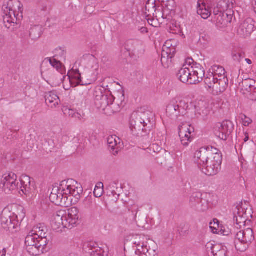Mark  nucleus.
I'll return each instance as SVG.
<instances>
[{
	"instance_id": "28",
	"label": "nucleus",
	"mask_w": 256,
	"mask_h": 256,
	"mask_svg": "<svg viewBox=\"0 0 256 256\" xmlns=\"http://www.w3.org/2000/svg\"><path fill=\"white\" fill-rule=\"evenodd\" d=\"M120 138L116 135L110 136L107 138L108 148L114 155L117 154L119 150V148L118 146V144H120Z\"/></svg>"
},
{
	"instance_id": "35",
	"label": "nucleus",
	"mask_w": 256,
	"mask_h": 256,
	"mask_svg": "<svg viewBox=\"0 0 256 256\" xmlns=\"http://www.w3.org/2000/svg\"><path fill=\"white\" fill-rule=\"evenodd\" d=\"M70 191L68 192V195L70 194L75 198L76 200H79L80 198V194H82L83 188L80 184H78L76 182V184H73V186H72Z\"/></svg>"
},
{
	"instance_id": "43",
	"label": "nucleus",
	"mask_w": 256,
	"mask_h": 256,
	"mask_svg": "<svg viewBox=\"0 0 256 256\" xmlns=\"http://www.w3.org/2000/svg\"><path fill=\"white\" fill-rule=\"evenodd\" d=\"M42 28L38 26H34L30 28V36L32 40H36L41 36Z\"/></svg>"
},
{
	"instance_id": "13",
	"label": "nucleus",
	"mask_w": 256,
	"mask_h": 256,
	"mask_svg": "<svg viewBox=\"0 0 256 256\" xmlns=\"http://www.w3.org/2000/svg\"><path fill=\"white\" fill-rule=\"evenodd\" d=\"M66 218L65 225L68 226V229L71 230L81 222L79 210L76 207H72L68 210V214L65 216Z\"/></svg>"
},
{
	"instance_id": "36",
	"label": "nucleus",
	"mask_w": 256,
	"mask_h": 256,
	"mask_svg": "<svg viewBox=\"0 0 256 256\" xmlns=\"http://www.w3.org/2000/svg\"><path fill=\"white\" fill-rule=\"evenodd\" d=\"M197 12L204 19L208 18L211 14L210 10L205 4H202V6L198 4Z\"/></svg>"
},
{
	"instance_id": "63",
	"label": "nucleus",
	"mask_w": 256,
	"mask_h": 256,
	"mask_svg": "<svg viewBox=\"0 0 256 256\" xmlns=\"http://www.w3.org/2000/svg\"><path fill=\"white\" fill-rule=\"evenodd\" d=\"M220 232L224 236H228L230 232L228 230H222V229H221Z\"/></svg>"
},
{
	"instance_id": "64",
	"label": "nucleus",
	"mask_w": 256,
	"mask_h": 256,
	"mask_svg": "<svg viewBox=\"0 0 256 256\" xmlns=\"http://www.w3.org/2000/svg\"><path fill=\"white\" fill-rule=\"evenodd\" d=\"M254 10L256 14V0H254V2L252 3Z\"/></svg>"
},
{
	"instance_id": "39",
	"label": "nucleus",
	"mask_w": 256,
	"mask_h": 256,
	"mask_svg": "<svg viewBox=\"0 0 256 256\" xmlns=\"http://www.w3.org/2000/svg\"><path fill=\"white\" fill-rule=\"evenodd\" d=\"M212 70L214 74L218 78H222L226 76L224 68L220 66L214 65L212 66Z\"/></svg>"
},
{
	"instance_id": "3",
	"label": "nucleus",
	"mask_w": 256,
	"mask_h": 256,
	"mask_svg": "<svg viewBox=\"0 0 256 256\" xmlns=\"http://www.w3.org/2000/svg\"><path fill=\"white\" fill-rule=\"evenodd\" d=\"M48 240L39 239L29 234L26 238L25 244L27 252L32 256H36L46 252L49 249Z\"/></svg>"
},
{
	"instance_id": "11",
	"label": "nucleus",
	"mask_w": 256,
	"mask_h": 256,
	"mask_svg": "<svg viewBox=\"0 0 256 256\" xmlns=\"http://www.w3.org/2000/svg\"><path fill=\"white\" fill-rule=\"evenodd\" d=\"M234 130V125L230 120H225L222 123L216 124L214 134L220 140H226Z\"/></svg>"
},
{
	"instance_id": "10",
	"label": "nucleus",
	"mask_w": 256,
	"mask_h": 256,
	"mask_svg": "<svg viewBox=\"0 0 256 256\" xmlns=\"http://www.w3.org/2000/svg\"><path fill=\"white\" fill-rule=\"evenodd\" d=\"M1 224L2 228L12 233L17 232L20 230V223L18 216L14 213L10 216L1 215Z\"/></svg>"
},
{
	"instance_id": "19",
	"label": "nucleus",
	"mask_w": 256,
	"mask_h": 256,
	"mask_svg": "<svg viewBox=\"0 0 256 256\" xmlns=\"http://www.w3.org/2000/svg\"><path fill=\"white\" fill-rule=\"evenodd\" d=\"M130 128L132 134L137 136H144L148 134V126L142 123H138L136 119L132 118V116L130 120Z\"/></svg>"
},
{
	"instance_id": "55",
	"label": "nucleus",
	"mask_w": 256,
	"mask_h": 256,
	"mask_svg": "<svg viewBox=\"0 0 256 256\" xmlns=\"http://www.w3.org/2000/svg\"><path fill=\"white\" fill-rule=\"evenodd\" d=\"M103 189L100 188V186H96L94 192V194L95 197L100 198L102 194Z\"/></svg>"
},
{
	"instance_id": "4",
	"label": "nucleus",
	"mask_w": 256,
	"mask_h": 256,
	"mask_svg": "<svg viewBox=\"0 0 256 256\" xmlns=\"http://www.w3.org/2000/svg\"><path fill=\"white\" fill-rule=\"evenodd\" d=\"M222 162V154L218 150V152H214L212 156L206 161L200 170L206 175H216L220 170Z\"/></svg>"
},
{
	"instance_id": "59",
	"label": "nucleus",
	"mask_w": 256,
	"mask_h": 256,
	"mask_svg": "<svg viewBox=\"0 0 256 256\" xmlns=\"http://www.w3.org/2000/svg\"><path fill=\"white\" fill-rule=\"evenodd\" d=\"M220 12H222L220 8H218V5L216 6V8H215L214 9V17L216 16L217 14H220Z\"/></svg>"
},
{
	"instance_id": "31",
	"label": "nucleus",
	"mask_w": 256,
	"mask_h": 256,
	"mask_svg": "<svg viewBox=\"0 0 256 256\" xmlns=\"http://www.w3.org/2000/svg\"><path fill=\"white\" fill-rule=\"evenodd\" d=\"M158 1L161 2L162 3L166 2L164 4L165 8L163 10L162 17L163 19H166L167 22L168 20H170V16H168L167 14L165 16V12L166 10L171 12L174 11L175 10V2L174 0H158Z\"/></svg>"
},
{
	"instance_id": "18",
	"label": "nucleus",
	"mask_w": 256,
	"mask_h": 256,
	"mask_svg": "<svg viewBox=\"0 0 256 256\" xmlns=\"http://www.w3.org/2000/svg\"><path fill=\"white\" fill-rule=\"evenodd\" d=\"M184 108L179 106L174 102H172L166 107V112L168 117L172 120H177L179 117L185 114Z\"/></svg>"
},
{
	"instance_id": "14",
	"label": "nucleus",
	"mask_w": 256,
	"mask_h": 256,
	"mask_svg": "<svg viewBox=\"0 0 256 256\" xmlns=\"http://www.w3.org/2000/svg\"><path fill=\"white\" fill-rule=\"evenodd\" d=\"M255 22L250 18L243 21L240 25L237 32L242 38L250 36L254 30Z\"/></svg>"
},
{
	"instance_id": "37",
	"label": "nucleus",
	"mask_w": 256,
	"mask_h": 256,
	"mask_svg": "<svg viewBox=\"0 0 256 256\" xmlns=\"http://www.w3.org/2000/svg\"><path fill=\"white\" fill-rule=\"evenodd\" d=\"M186 126L182 127L180 129V132H178L182 144L184 146L188 145V142H190L191 138V136L186 135Z\"/></svg>"
},
{
	"instance_id": "50",
	"label": "nucleus",
	"mask_w": 256,
	"mask_h": 256,
	"mask_svg": "<svg viewBox=\"0 0 256 256\" xmlns=\"http://www.w3.org/2000/svg\"><path fill=\"white\" fill-rule=\"evenodd\" d=\"M92 196H88L83 200V206L86 208H90L92 206Z\"/></svg>"
},
{
	"instance_id": "27",
	"label": "nucleus",
	"mask_w": 256,
	"mask_h": 256,
	"mask_svg": "<svg viewBox=\"0 0 256 256\" xmlns=\"http://www.w3.org/2000/svg\"><path fill=\"white\" fill-rule=\"evenodd\" d=\"M214 86H212V90L218 94L224 92L228 86V80L227 76L222 78H216Z\"/></svg>"
},
{
	"instance_id": "40",
	"label": "nucleus",
	"mask_w": 256,
	"mask_h": 256,
	"mask_svg": "<svg viewBox=\"0 0 256 256\" xmlns=\"http://www.w3.org/2000/svg\"><path fill=\"white\" fill-rule=\"evenodd\" d=\"M168 54V52H166V50H162V52L161 62L164 68H168L172 64V59L170 58Z\"/></svg>"
},
{
	"instance_id": "5",
	"label": "nucleus",
	"mask_w": 256,
	"mask_h": 256,
	"mask_svg": "<svg viewBox=\"0 0 256 256\" xmlns=\"http://www.w3.org/2000/svg\"><path fill=\"white\" fill-rule=\"evenodd\" d=\"M254 239V232L252 228H248L240 231L235 236L236 249L240 252L245 251Z\"/></svg>"
},
{
	"instance_id": "7",
	"label": "nucleus",
	"mask_w": 256,
	"mask_h": 256,
	"mask_svg": "<svg viewBox=\"0 0 256 256\" xmlns=\"http://www.w3.org/2000/svg\"><path fill=\"white\" fill-rule=\"evenodd\" d=\"M132 118L136 119L138 124L142 123L148 126V130L152 127L154 121V114L149 110L140 108L136 112H133Z\"/></svg>"
},
{
	"instance_id": "20",
	"label": "nucleus",
	"mask_w": 256,
	"mask_h": 256,
	"mask_svg": "<svg viewBox=\"0 0 256 256\" xmlns=\"http://www.w3.org/2000/svg\"><path fill=\"white\" fill-rule=\"evenodd\" d=\"M243 90L249 93V98L256 100V82L252 79H246L240 84Z\"/></svg>"
},
{
	"instance_id": "45",
	"label": "nucleus",
	"mask_w": 256,
	"mask_h": 256,
	"mask_svg": "<svg viewBox=\"0 0 256 256\" xmlns=\"http://www.w3.org/2000/svg\"><path fill=\"white\" fill-rule=\"evenodd\" d=\"M48 60L51 66L53 68H56L58 72L62 74V64L60 61L58 60L56 58L52 60L51 58H48Z\"/></svg>"
},
{
	"instance_id": "29",
	"label": "nucleus",
	"mask_w": 256,
	"mask_h": 256,
	"mask_svg": "<svg viewBox=\"0 0 256 256\" xmlns=\"http://www.w3.org/2000/svg\"><path fill=\"white\" fill-rule=\"evenodd\" d=\"M45 100L46 104L52 108L58 104L59 98L54 92H49L46 93Z\"/></svg>"
},
{
	"instance_id": "16",
	"label": "nucleus",
	"mask_w": 256,
	"mask_h": 256,
	"mask_svg": "<svg viewBox=\"0 0 256 256\" xmlns=\"http://www.w3.org/2000/svg\"><path fill=\"white\" fill-rule=\"evenodd\" d=\"M192 76L190 68L186 67V65H184L176 74L177 78L180 82L189 84H196V77Z\"/></svg>"
},
{
	"instance_id": "51",
	"label": "nucleus",
	"mask_w": 256,
	"mask_h": 256,
	"mask_svg": "<svg viewBox=\"0 0 256 256\" xmlns=\"http://www.w3.org/2000/svg\"><path fill=\"white\" fill-rule=\"evenodd\" d=\"M64 112H65L64 114H66V113H68V114L69 115V116H70L72 118H77L80 120L81 119V118H82L81 115L80 114H78V112H74V110L66 108L64 110Z\"/></svg>"
},
{
	"instance_id": "22",
	"label": "nucleus",
	"mask_w": 256,
	"mask_h": 256,
	"mask_svg": "<svg viewBox=\"0 0 256 256\" xmlns=\"http://www.w3.org/2000/svg\"><path fill=\"white\" fill-rule=\"evenodd\" d=\"M63 213L64 212L60 210L53 214L50 220V224L54 230L58 229L61 226L68 229V226L65 225L66 223L64 222L66 221L65 220L67 219L65 216H64Z\"/></svg>"
},
{
	"instance_id": "12",
	"label": "nucleus",
	"mask_w": 256,
	"mask_h": 256,
	"mask_svg": "<svg viewBox=\"0 0 256 256\" xmlns=\"http://www.w3.org/2000/svg\"><path fill=\"white\" fill-rule=\"evenodd\" d=\"M83 250L90 254V256H107L108 248L105 250L98 246V244L93 242H84L83 245Z\"/></svg>"
},
{
	"instance_id": "54",
	"label": "nucleus",
	"mask_w": 256,
	"mask_h": 256,
	"mask_svg": "<svg viewBox=\"0 0 256 256\" xmlns=\"http://www.w3.org/2000/svg\"><path fill=\"white\" fill-rule=\"evenodd\" d=\"M166 52H168V54L170 58H172L176 54V49L174 47H168L166 46Z\"/></svg>"
},
{
	"instance_id": "2",
	"label": "nucleus",
	"mask_w": 256,
	"mask_h": 256,
	"mask_svg": "<svg viewBox=\"0 0 256 256\" xmlns=\"http://www.w3.org/2000/svg\"><path fill=\"white\" fill-rule=\"evenodd\" d=\"M120 94V98L117 100L116 102L114 103L115 98L111 94H110V92H103L100 90H96L94 92L95 105L98 109L103 111L107 109L111 110L113 113L118 112L126 104L124 92L122 91Z\"/></svg>"
},
{
	"instance_id": "57",
	"label": "nucleus",
	"mask_w": 256,
	"mask_h": 256,
	"mask_svg": "<svg viewBox=\"0 0 256 256\" xmlns=\"http://www.w3.org/2000/svg\"><path fill=\"white\" fill-rule=\"evenodd\" d=\"M134 244H136L138 248L140 246L142 249V252L143 253H145L146 250L147 252H148V250L146 248H144V244L143 242H134Z\"/></svg>"
},
{
	"instance_id": "61",
	"label": "nucleus",
	"mask_w": 256,
	"mask_h": 256,
	"mask_svg": "<svg viewBox=\"0 0 256 256\" xmlns=\"http://www.w3.org/2000/svg\"><path fill=\"white\" fill-rule=\"evenodd\" d=\"M186 63L188 64L190 66L192 63L194 62V60L192 58H188L186 61Z\"/></svg>"
},
{
	"instance_id": "52",
	"label": "nucleus",
	"mask_w": 256,
	"mask_h": 256,
	"mask_svg": "<svg viewBox=\"0 0 256 256\" xmlns=\"http://www.w3.org/2000/svg\"><path fill=\"white\" fill-rule=\"evenodd\" d=\"M54 53L55 54L54 56V58L57 56L58 57V56L64 58L66 57V52L60 48H56L54 50Z\"/></svg>"
},
{
	"instance_id": "15",
	"label": "nucleus",
	"mask_w": 256,
	"mask_h": 256,
	"mask_svg": "<svg viewBox=\"0 0 256 256\" xmlns=\"http://www.w3.org/2000/svg\"><path fill=\"white\" fill-rule=\"evenodd\" d=\"M3 16V22L4 26L10 31H14L15 29L17 28V26L20 24V18L22 16L18 17V14L16 15L12 14H4Z\"/></svg>"
},
{
	"instance_id": "56",
	"label": "nucleus",
	"mask_w": 256,
	"mask_h": 256,
	"mask_svg": "<svg viewBox=\"0 0 256 256\" xmlns=\"http://www.w3.org/2000/svg\"><path fill=\"white\" fill-rule=\"evenodd\" d=\"M62 192L61 188L60 186H54L53 187L52 191L50 195H56L59 194V193Z\"/></svg>"
},
{
	"instance_id": "48",
	"label": "nucleus",
	"mask_w": 256,
	"mask_h": 256,
	"mask_svg": "<svg viewBox=\"0 0 256 256\" xmlns=\"http://www.w3.org/2000/svg\"><path fill=\"white\" fill-rule=\"evenodd\" d=\"M44 149L46 150L47 152H52V150L54 148V141L52 140H46L43 144Z\"/></svg>"
},
{
	"instance_id": "58",
	"label": "nucleus",
	"mask_w": 256,
	"mask_h": 256,
	"mask_svg": "<svg viewBox=\"0 0 256 256\" xmlns=\"http://www.w3.org/2000/svg\"><path fill=\"white\" fill-rule=\"evenodd\" d=\"M226 249V248L224 246L218 254L216 253V256H226L227 253Z\"/></svg>"
},
{
	"instance_id": "42",
	"label": "nucleus",
	"mask_w": 256,
	"mask_h": 256,
	"mask_svg": "<svg viewBox=\"0 0 256 256\" xmlns=\"http://www.w3.org/2000/svg\"><path fill=\"white\" fill-rule=\"evenodd\" d=\"M247 210L248 209H246L244 213V216L243 214L242 216L240 214V212L239 211L238 212V215L240 219H238V217L236 216H234V221L236 222V224L238 225L240 227L241 226L242 224H244V226L245 225L246 222L248 218V216H247L246 213Z\"/></svg>"
},
{
	"instance_id": "47",
	"label": "nucleus",
	"mask_w": 256,
	"mask_h": 256,
	"mask_svg": "<svg viewBox=\"0 0 256 256\" xmlns=\"http://www.w3.org/2000/svg\"><path fill=\"white\" fill-rule=\"evenodd\" d=\"M232 58L234 61L240 62L241 60L244 58L246 54L244 52H232Z\"/></svg>"
},
{
	"instance_id": "21",
	"label": "nucleus",
	"mask_w": 256,
	"mask_h": 256,
	"mask_svg": "<svg viewBox=\"0 0 256 256\" xmlns=\"http://www.w3.org/2000/svg\"><path fill=\"white\" fill-rule=\"evenodd\" d=\"M34 235L39 239L50 240V234L48 232L47 227L44 224H39L34 226L32 230L29 234Z\"/></svg>"
},
{
	"instance_id": "38",
	"label": "nucleus",
	"mask_w": 256,
	"mask_h": 256,
	"mask_svg": "<svg viewBox=\"0 0 256 256\" xmlns=\"http://www.w3.org/2000/svg\"><path fill=\"white\" fill-rule=\"evenodd\" d=\"M224 246L219 244H212L211 242H208L206 245V248L208 252H210L213 256H216V253H218Z\"/></svg>"
},
{
	"instance_id": "26",
	"label": "nucleus",
	"mask_w": 256,
	"mask_h": 256,
	"mask_svg": "<svg viewBox=\"0 0 256 256\" xmlns=\"http://www.w3.org/2000/svg\"><path fill=\"white\" fill-rule=\"evenodd\" d=\"M190 68L192 74V76L196 77V84L200 82L205 76V70L202 66L199 64L196 63Z\"/></svg>"
},
{
	"instance_id": "60",
	"label": "nucleus",
	"mask_w": 256,
	"mask_h": 256,
	"mask_svg": "<svg viewBox=\"0 0 256 256\" xmlns=\"http://www.w3.org/2000/svg\"><path fill=\"white\" fill-rule=\"evenodd\" d=\"M247 119L248 120L244 122V126H248V125L252 122V120L250 118H247Z\"/></svg>"
},
{
	"instance_id": "9",
	"label": "nucleus",
	"mask_w": 256,
	"mask_h": 256,
	"mask_svg": "<svg viewBox=\"0 0 256 256\" xmlns=\"http://www.w3.org/2000/svg\"><path fill=\"white\" fill-rule=\"evenodd\" d=\"M218 152V149L212 146L201 148L197 150L194 154L195 163L198 164L200 169H201L203 165L209 158L212 156L214 152Z\"/></svg>"
},
{
	"instance_id": "62",
	"label": "nucleus",
	"mask_w": 256,
	"mask_h": 256,
	"mask_svg": "<svg viewBox=\"0 0 256 256\" xmlns=\"http://www.w3.org/2000/svg\"><path fill=\"white\" fill-rule=\"evenodd\" d=\"M147 20H148V23L150 25H151V26H155V27H156V26H154V25L153 24V22H154V18H148V19H147Z\"/></svg>"
},
{
	"instance_id": "6",
	"label": "nucleus",
	"mask_w": 256,
	"mask_h": 256,
	"mask_svg": "<svg viewBox=\"0 0 256 256\" xmlns=\"http://www.w3.org/2000/svg\"><path fill=\"white\" fill-rule=\"evenodd\" d=\"M210 194L207 193L202 194L200 192H194L190 197V202L192 207L196 210L204 212L208 207V199Z\"/></svg>"
},
{
	"instance_id": "23",
	"label": "nucleus",
	"mask_w": 256,
	"mask_h": 256,
	"mask_svg": "<svg viewBox=\"0 0 256 256\" xmlns=\"http://www.w3.org/2000/svg\"><path fill=\"white\" fill-rule=\"evenodd\" d=\"M14 4L18 5L19 12L22 14L21 4L18 0H4L2 10L4 14H16Z\"/></svg>"
},
{
	"instance_id": "44",
	"label": "nucleus",
	"mask_w": 256,
	"mask_h": 256,
	"mask_svg": "<svg viewBox=\"0 0 256 256\" xmlns=\"http://www.w3.org/2000/svg\"><path fill=\"white\" fill-rule=\"evenodd\" d=\"M190 226L188 224H182L178 227V232L180 236H186L189 234Z\"/></svg>"
},
{
	"instance_id": "32",
	"label": "nucleus",
	"mask_w": 256,
	"mask_h": 256,
	"mask_svg": "<svg viewBox=\"0 0 256 256\" xmlns=\"http://www.w3.org/2000/svg\"><path fill=\"white\" fill-rule=\"evenodd\" d=\"M234 0H220L218 2V8L223 12H227L228 10H233Z\"/></svg>"
},
{
	"instance_id": "30",
	"label": "nucleus",
	"mask_w": 256,
	"mask_h": 256,
	"mask_svg": "<svg viewBox=\"0 0 256 256\" xmlns=\"http://www.w3.org/2000/svg\"><path fill=\"white\" fill-rule=\"evenodd\" d=\"M156 0H148L146 2L145 9L146 10V17L157 18V14L156 13L158 10L156 4Z\"/></svg>"
},
{
	"instance_id": "49",
	"label": "nucleus",
	"mask_w": 256,
	"mask_h": 256,
	"mask_svg": "<svg viewBox=\"0 0 256 256\" xmlns=\"http://www.w3.org/2000/svg\"><path fill=\"white\" fill-rule=\"evenodd\" d=\"M186 126V135L191 136V134L194 132V128L190 124H184L180 126H178L179 132H180V129L182 127Z\"/></svg>"
},
{
	"instance_id": "1",
	"label": "nucleus",
	"mask_w": 256,
	"mask_h": 256,
	"mask_svg": "<svg viewBox=\"0 0 256 256\" xmlns=\"http://www.w3.org/2000/svg\"><path fill=\"white\" fill-rule=\"evenodd\" d=\"M84 59L86 67L88 69L84 76L87 80H82L78 70L72 68L70 72H68V77L72 84H75L76 86H86L93 83L97 80L99 68L97 60L94 56L90 54L84 56Z\"/></svg>"
},
{
	"instance_id": "24",
	"label": "nucleus",
	"mask_w": 256,
	"mask_h": 256,
	"mask_svg": "<svg viewBox=\"0 0 256 256\" xmlns=\"http://www.w3.org/2000/svg\"><path fill=\"white\" fill-rule=\"evenodd\" d=\"M68 196L62 192L56 194V195H50V200L52 203L56 206H68L69 202H68Z\"/></svg>"
},
{
	"instance_id": "33",
	"label": "nucleus",
	"mask_w": 256,
	"mask_h": 256,
	"mask_svg": "<svg viewBox=\"0 0 256 256\" xmlns=\"http://www.w3.org/2000/svg\"><path fill=\"white\" fill-rule=\"evenodd\" d=\"M76 184V181L73 179H68L67 180H64L61 182L60 187L62 192L68 196V193L70 191L73 184Z\"/></svg>"
},
{
	"instance_id": "53",
	"label": "nucleus",
	"mask_w": 256,
	"mask_h": 256,
	"mask_svg": "<svg viewBox=\"0 0 256 256\" xmlns=\"http://www.w3.org/2000/svg\"><path fill=\"white\" fill-rule=\"evenodd\" d=\"M115 188L118 189L117 182H112L108 186V190H110V192L113 196L116 194L115 192Z\"/></svg>"
},
{
	"instance_id": "41",
	"label": "nucleus",
	"mask_w": 256,
	"mask_h": 256,
	"mask_svg": "<svg viewBox=\"0 0 256 256\" xmlns=\"http://www.w3.org/2000/svg\"><path fill=\"white\" fill-rule=\"evenodd\" d=\"M217 77H216L213 72H209L205 78L204 82L210 88H212V86H214Z\"/></svg>"
},
{
	"instance_id": "17",
	"label": "nucleus",
	"mask_w": 256,
	"mask_h": 256,
	"mask_svg": "<svg viewBox=\"0 0 256 256\" xmlns=\"http://www.w3.org/2000/svg\"><path fill=\"white\" fill-rule=\"evenodd\" d=\"M234 14L233 10H228L227 12H220L214 17L218 26L226 27L232 21Z\"/></svg>"
},
{
	"instance_id": "34",
	"label": "nucleus",
	"mask_w": 256,
	"mask_h": 256,
	"mask_svg": "<svg viewBox=\"0 0 256 256\" xmlns=\"http://www.w3.org/2000/svg\"><path fill=\"white\" fill-rule=\"evenodd\" d=\"M145 50L142 42L140 41L139 42L136 44V48L134 49L132 53H130V56L134 59H136L141 57L144 54Z\"/></svg>"
},
{
	"instance_id": "25",
	"label": "nucleus",
	"mask_w": 256,
	"mask_h": 256,
	"mask_svg": "<svg viewBox=\"0 0 256 256\" xmlns=\"http://www.w3.org/2000/svg\"><path fill=\"white\" fill-rule=\"evenodd\" d=\"M19 181V188L20 192L25 195L30 194L32 190L30 177L26 175L22 176L20 178Z\"/></svg>"
},
{
	"instance_id": "46",
	"label": "nucleus",
	"mask_w": 256,
	"mask_h": 256,
	"mask_svg": "<svg viewBox=\"0 0 256 256\" xmlns=\"http://www.w3.org/2000/svg\"><path fill=\"white\" fill-rule=\"evenodd\" d=\"M140 40H137L130 39L127 40L124 43V48L128 52L132 49V46H135L139 42Z\"/></svg>"
},
{
	"instance_id": "8",
	"label": "nucleus",
	"mask_w": 256,
	"mask_h": 256,
	"mask_svg": "<svg viewBox=\"0 0 256 256\" xmlns=\"http://www.w3.org/2000/svg\"><path fill=\"white\" fill-rule=\"evenodd\" d=\"M19 180L18 176L13 172L5 174L2 178L0 183V188H2L5 193L19 189Z\"/></svg>"
}]
</instances>
